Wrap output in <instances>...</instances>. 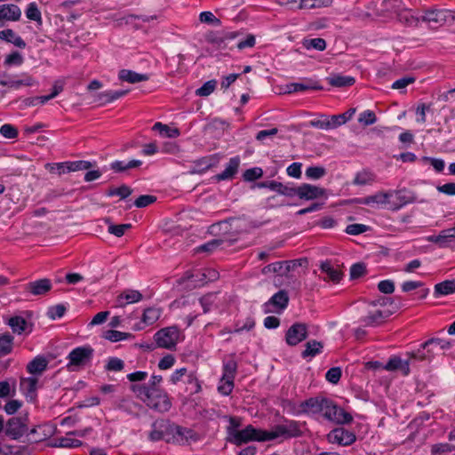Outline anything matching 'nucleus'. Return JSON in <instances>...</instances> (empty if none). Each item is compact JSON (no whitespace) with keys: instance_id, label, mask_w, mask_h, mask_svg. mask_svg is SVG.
Listing matches in <instances>:
<instances>
[{"instance_id":"obj_9","label":"nucleus","mask_w":455,"mask_h":455,"mask_svg":"<svg viewBox=\"0 0 455 455\" xmlns=\"http://www.w3.org/2000/svg\"><path fill=\"white\" fill-rule=\"evenodd\" d=\"M146 405L158 413L168 412L172 406V398L165 389L151 391L148 399H144Z\"/></svg>"},{"instance_id":"obj_38","label":"nucleus","mask_w":455,"mask_h":455,"mask_svg":"<svg viewBox=\"0 0 455 455\" xmlns=\"http://www.w3.org/2000/svg\"><path fill=\"white\" fill-rule=\"evenodd\" d=\"M329 84L332 87L346 88L355 84V79L350 76H343L340 74H333L326 78Z\"/></svg>"},{"instance_id":"obj_7","label":"nucleus","mask_w":455,"mask_h":455,"mask_svg":"<svg viewBox=\"0 0 455 455\" xmlns=\"http://www.w3.org/2000/svg\"><path fill=\"white\" fill-rule=\"evenodd\" d=\"M179 337V327L177 325H172L158 330L154 334V340L158 347L175 350Z\"/></svg>"},{"instance_id":"obj_15","label":"nucleus","mask_w":455,"mask_h":455,"mask_svg":"<svg viewBox=\"0 0 455 455\" xmlns=\"http://www.w3.org/2000/svg\"><path fill=\"white\" fill-rule=\"evenodd\" d=\"M174 430V435L171 439L172 444L184 446L188 445L190 442L196 443L200 440V435L192 428L177 424Z\"/></svg>"},{"instance_id":"obj_36","label":"nucleus","mask_w":455,"mask_h":455,"mask_svg":"<svg viewBox=\"0 0 455 455\" xmlns=\"http://www.w3.org/2000/svg\"><path fill=\"white\" fill-rule=\"evenodd\" d=\"M83 444V442L79 439L70 438L67 435L66 436L52 439L48 445L53 448H77Z\"/></svg>"},{"instance_id":"obj_14","label":"nucleus","mask_w":455,"mask_h":455,"mask_svg":"<svg viewBox=\"0 0 455 455\" xmlns=\"http://www.w3.org/2000/svg\"><path fill=\"white\" fill-rule=\"evenodd\" d=\"M289 300L288 292L285 290H280L263 304V311L265 314L273 311L281 313L287 308Z\"/></svg>"},{"instance_id":"obj_59","label":"nucleus","mask_w":455,"mask_h":455,"mask_svg":"<svg viewBox=\"0 0 455 455\" xmlns=\"http://www.w3.org/2000/svg\"><path fill=\"white\" fill-rule=\"evenodd\" d=\"M124 362L116 356L108 357V362L105 365V371H121L124 369Z\"/></svg>"},{"instance_id":"obj_54","label":"nucleus","mask_w":455,"mask_h":455,"mask_svg":"<svg viewBox=\"0 0 455 455\" xmlns=\"http://www.w3.org/2000/svg\"><path fill=\"white\" fill-rule=\"evenodd\" d=\"M217 293L208 292L199 298V303L203 308L204 314H208L212 310V307L214 305L216 300Z\"/></svg>"},{"instance_id":"obj_55","label":"nucleus","mask_w":455,"mask_h":455,"mask_svg":"<svg viewBox=\"0 0 455 455\" xmlns=\"http://www.w3.org/2000/svg\"><path fill=\"white\" fill-rule=\"evenodd\" d=\"M68 161L60 163H48L45 164L46 170L51 173L61 175L69 172Z\"/></svg>"},{"instance_id":"obj_12","label":"nucleus","mask_w":455,"mask_h":455,"mask_svg":"<svg viewBox=\"0 0 455 455\" xmlns=\"http://www.w3.org/2000/svg\"><path fill=\"white\" fill-rule=\"evenodd\" d=\"M308 337L307 325L305 323H292L285 332V342L290 347H295Z\"/></svg>"},{"instance_id":"obj_42","label":"nucleus","mask_w":455,"mask_h":455,"mask_svg":"<svg viewBox=\"0 0 455 455\" xmlns=\"http://www.w3.org/2000/svg\"><path fill=\"white\" fill-rule=\"evenodd\" d=\"M0 84L8 86L13 89H19L20 86H34L37 85L38 82L29 75H23V78L18 80H1Z\"/></svg>"},{"instance_id":"obj_23","label":"nucleus","mask_w":455,"mask_h":455,"mask_svg":"<svg viewBox=\"0 0 455 455\" xmlns=\"http://www.w3.org/2000/svg\"><path fill=\"white\" fill-rule=\"evenodd\" d=\"M326 196V189L317 186L302 183L299 186V198L301 200H314Z\"/></svg>"},{"instance_id":"obj_26","label":"nucleus","mask_w":455,"mask_h":455,"mask_svg":"<svg viewBox=\"0 0 455 455\" xmlns=\"http://www.w3.org/2000/svg\"><path fill=\"white\" fill-rule=\"evenodd\" d=\"M129 92V90L105 91L96 95L95 101L98 102L100 106H104L127 95Z\"/></svg>"},{"instance_id":"obj_53","label":"nucleus","mask_w":455,"mask_h":455,"mask_svg":"<svg viewBox=\"0 0 455 455\" xmlns=\"http://www.w3.org/2000/svg\"><path fill=\"white\" fill-rule=\"evenodd\" d=\"M376 176L372 172L369 170H363L356 173L353 183L355 185L363 186L373 182Z\"/></svg>"},{"instance_id":"obj_11","label":"nucleus","mask_w":455,"mask_h":455,"mask_svg":"<svg viewBox=\"0 0 455 455\" xmlns=\"http://www.w3.org/2000/svg\"><path fill=\"white\" fill-rule=\"evenodd\" d=\"M327 397L322 395L309 397L299 403L301 415L306 414L311 417L323 416Z\"/></svg>"},{"instance_id":"obj_24","label":"nucleus","mask_w":455,"mask_h":455,"mask_svg":"<svg viewBox=\"0 0 455 455\" xmlns=\"http://www.w3.org/2000/svg\"><path fill=\"white\" fill-rule=\"evenodd\" d=\"M240 165V157L235 156L229 159L228 164L225 170L216 174L213 178L217 181L228 180L235 178V174L238 172V168Z\"/></svg>"},{"instance_id":"obj_25","label":"nucleus","mask_w":455,"mask_h":455,"mask_svg":"<svg viewBox=\"0 0 455 455\" xmlns=\"http://www.w3.org/2000/svg\"><path fill=\"white\" fill-rule=\"evenodd\" d=\"M235 242H236V239H224V238L212 239L211 241H208L207 243H204V244L197 246L195 249V251L196 253H201V252L212 253L214 251H216L219 247L223 245L225 243H227L228 246H231Z\"/></svg>"},{"instance_id":"obj_10","label":"nucleus","mask_w":455,"mask_h":455,"mask_svg":"<svg viewBox=\"0 0 455 455\" xmlns=\"http://www.w3.org/2000/svg\"><path fill=\"white\" fill-rule=\"evenodd\" d=\"M308 260L307 258H299L291 260L276 261L265 266L262 269L263 274L276 273L280 275H287L289 272L295 270L299 267H307Z\"/></svg>"},{"instance_id":"obj_35","label":"nucleus","mask_w":455,"mask_h":455,"mask_svg":"<svg viewBox=\"0 0 455 455\" xmlns=\"http://www.w3.org/2000/svg\"><path fill=\"white\" fill-rule=\"evenodd\" d=\"M7 324L12 328L14 333L21 334L23 332H27L28 334L32 331V324L30 325L29 330L27 331L28 323L27 320L20 315L12 316L8 320Z\"/></svg>"},{"instance_id":"obj_31","label":"nucleus","mask_w":455,"mask_h":455,"mask_svg":"<svg viewBox=\"0 0 455 455\" xmlns=\"http://www.w3.org/2000/svg\"><path fill=\"white\" fill-rule=\"evenodd\" d=\"M393 314L390 310H377L362 318V322L365 326H378L385 322Z\"/></svg>"},{"instance_id":"obj_6","label":"nucleus","mask_w":455,"mask_h":455,"mask_svg":"<svg viewBox=\"0 0 455 455\" xmlns=\"http://www.w3.org/2000/svg\"><path fill=\"white\" fill-rule=\"evenodd\" d=\"M421 20L435 28L451 25L455 22V12L447 9H427L421 14Z\"/></svg>"},{"instance_id":"obj_62","label":"nucleus","mask_w":455,"mask_h":455,"mask_svg":"<svg viewBox=\"0 0 455 455\" xmlns=\"http://www.w3.org/2000/svg\"><path fill=\"white\" fill-rule=\"evenodd\" d=\"M303 45L307 49H315L317 51H324L326 49V41L323 38H312V39H305L303 42Z\"/></svg>"},{"instance_id":"obj_41","label":"nucleus","mask_w":455,"mask_h":455,"mask_svg":"<svg viewBox=\"0 0 455 455\" xmlns=\"http://www.w3.org/2000/svg\"><path fill=\"white\" fill-rule=\"evenodd\" d=\"M142 165V161L132 159L129 162L116 160L110 164V169L116 173L125 172L130 169L139 168Z\"/></svg>"},{"instance_id":"obj_28","label":"nucleus","mask_w":455,"mask_h":455,"mask_svg":"<svg viewBox=\"0 0 455 455\" xmlns=\"http://www.w3.org/2000/svg\"><path fill=\"white\" fill-rule=\"evenodd\" d=\"M0 40L8 44H12L20 49H25L27 47L25 40L12 28H5L1 30Z\"/></svg>"},{"instance_id":"obj_43","label":"nucleus","mask_w":455,"mask_h":455,"mask_svg":"<svg viewBox=\"0 0 455 455\" xmlns=\"http://www.w3.org/2000/svg\"><path fill=\"white\" fill-rule=\"evenodd\" d=\"M455 292V279L444 280L438 283L434 287V296L439 298L440 296H446Z\"/></svg>"},{"instance_id":"obj_34","label":"nucleus","mask_w":455,"mask_h":455,"mask_svg":"<svg viewBox=\"0 0 455 455\" xmlns=\"http://www.w3.org/2000/svg\"><path fill=\"white\" fill-rule=\"evenodd\" d=\"M48 361L43 355H37L32 359L26 366L28 373L33 375H41L46 369Z\"/></svg>"},{"instance_id":"obj_32","label":"nucleus","mask_w":455,"mask_h":455,"mask_svg":"<svg viewBox=\"0 0 455 455\" xmlns=\"http://www.w3.org/2000/svg\"><path fill=\"white\" fill-rule=\"evenodd\" d=\"M143 299L142 294L137 290L127 289L120 293L116 298L119 307H125L127 304L139 302Z\"/></svg>"},{"instance_id":"obj_40","label":"nucleus","mask_w":455,"mask_h":455,"mask_svg":"<svg viewBox=\"0 0 455 455\" xmlns=\"http://www.w3.org/2000/svg\"><path fill=\"white\" fill-rule=\"evenodd\" d=\"M235 354L229 355L228 359L223 360V367H222V379H235V375L237 372V362L235 360Z\"/></svg>"},{"instance_id":"obj_60","label":"nucleus","mask_w":455,"mask_h":455,"mask_svg":"<svg viewBox=\"0 0 455 455\" xmlns=\"http://www.w3.org/2000/svg\"><path fill=\"white\" fill-rule=\"evenodd\" d=\"M24 62V58L21 53L18 51H13L10 54H8L4 60V66L5 67H12V66H20Z\"/></svg>"},{"instance_id":"obj_56","label":"nucleus","mask_w":455,"mask_h":455,"mask_svg":"<svg viewBox=\"0 0 455 455\" xmlns=\"http://www.w3.org/2000/svg\"><path fill=\"white\" fill-rule=\"evenodd\" d=\"M130 390L144 402L151 393L148 384H131Z\"/></svg>"},{"instance_id":"obj_46","label":"nucleus","mask_w":455,"mask_h":455,"mask_svg":"<svg viewBox=\"0 0 455 455\" xmlns=\"http://www.w3.org/2000/svg\"><path fill=\"white\" fill-rule=\"evenodd\" d=\"M13 340L14 337L9 332L0 334V357L5 356L12 352Z\"/></svg>"},{"instance_id":"obj_64","label":"nucleus","mask_w":455,"mask_h":455,"mask_svg":"<svg viewBox=\"0 0 455 455\" xmlns=\"http://www.w3.org/2000/svg\"><path fill=\"white\" fill-rule=\"evenodd\" d=\"M326 174V169L323 166H309L306 170V176L309 180H319Z\"/></svg>"},{"instance_id":"obj_61","label":"nucleus","mask_w":455,"mask_h":455,"mask_svg":"<svg viewBox=\"0 0 455 455\" xmlns=\"http://www.w3.org/2000/svg\"><path fill=\"white\" fill-rule=\"evenodd\" d=\"M281 406L283 410H286L288 413L293 416H299L301 415V408L299 407V403L297 404L293 400L291 399H283L281 401Z\"/></svg>"},{"instance_id":"obj_17","label":"nucleus","mask_w":455,"mask_h":455,"mask_svg":"<svg viewBox=\"0 0 455 455\" xmlns=\"http://www.w3.org/2000/svg\"><path fill=\"white\" fill-rule=\"evenodd\" d=\"M319 268L322 274L325 275L323 277L324 282H331L332 283H339L344 276L339 265L334 266L331 259H326L320 262Z\"/></svg>"},{"instance_id":"obj_3","label":"nucleus","mask_w":455,"mask_h":455,"mask_svg":"<svg viewBox=\"0 0 455 455\" xmlns=\"http://www.w3.org/2000/svg\"><path fill=\"white\" fill-rule=\"evenodd\" d=\"M176 423L168 419H160L151 424V431L148 433V440L156 443L164 440L171 443V439L174 435Z\"/></svg>"},{"instance_id":"obj_22","label":"nucleus","mask_w":455,"mask_h":455,"mask_svg":"<svg viewBox=\"0 0 455 455\" xmlns=\"http://www.w3.org/2000/svg\"><path fill=\"white\" fill-rule=\"evenodd\" d=\"M52 289V281L48 278H41L25 284L24 291L34 296H44Z\"/></svg>"},{"instance_id":"obj_20","label":"nucleus","mask_w":455,"mask_h":455,"mask_svg":"<svg viewBox=\"0 0 455 455\" xmlns=\"http://www.w3.org/2000/svg\"><path fill=\"white\" fill-rule=\"evenodd\" d=\"M37 385L38 379L35 377L20 378V390L28 403L37 402Z\"/></svg>"},{"instance_id":"obj_44","label":"nucleus","mask_w":455,"mask_h":455,"mask_svg":"<svg viewBox=\"0 0 455 455\" xmlns=\"http://www.w3.org/2000/svg\"><path fill=\"white\" fill-rule=\"evenodd\" d=\"M228 425L226 427L225 441H228L238 430L242 429L243 418L239 416H225Z\"/></svg>"},{"instance_id":"obj_19","label":"nucleus","mask_w":455,"mask_h":455,"mask_svg":"<svg viewBox=\"0 0 455 455\" xmlns=\"http://www.w3.org/2000/svg\"><path fill=\"white\" fill-rule=\"evenodd\" d=\"M393 199L388 202V209L391 211H398L403 206L412 204L416 201L415 194L406 188L395 191L394 195L391 194Z\"/></svg>"},{"instance_id":"obj_39","label":"nucleus","mask_w":455,"mask_h":455,"mask_svg":"<svg viewBox=\"0 0 455 455\" xmlns=\"http://www.w3.org/2000/svg\"><path fill=\"white\" fill-rule=\"evenodd\" d=\"M118 79L130 84H136L142 81H148L149 76L148 74H139L129 69H121L118 73Z\"/></svg>"},{"instance_id":"obj_52","label":"nucleus","mask_w":455,"mask_h":455,"mask_svg":"<svg viewBox=\"0 0 455 455\" xmlns=\"http://www.w3.org/2000/svg\"><path fill=\"white\" fill-rule=\"evenodd\" d=\"M102 337L111 342H117L120 340H125L133 338V335L129 332H123L116 330H108L103 332Z\"/></svg>"},{"instance_id":"obj_57","label":"nucleus","mask_w":455,"mask_h":455,"mask_svg":"<svg viewBox=\"0 0 455 455\" xmlns=\"http://www.w3.org/2000/svg\"><path fill=\"white\" fill-rule=\"evenodd\" d=\"M331 3V0H299V9H314L321 8L323 6H328Z\"/></svg>"},{"instance_id":"obj_45","label":"nucleus","mask_w":455,"mask_h":455,"mask_svg":"<svg viewBox=\"0 0 455 455\" xmlns=\"http://www.w3.org/2000/svg\"><path fill=\"white\" fill-rule=\"evenodd\" d=\"M16 384L14 378L0 381V398L13 397L16 395Z\"/></svg>"},{"instance_id":"obj_30","label":"nucleus","mask_w":455,"mask_h":455,"mask_svg":"<svg viewBox=\"0 0 455 455\" xmlns=\"http://www.w3.org/2000/svg\"><path fill=\"white\" fill-rule=\"evenodd\" d=\"M392 196L390 193H377L366 197L354 198L351 201L355 204H361L365 205H371L372 204H383L390 202L389 197Z\"/></svg>"},{"instance_id":"obj_48","label":"nucleus","mask_w":455,"mask_h":455,"mask_svg":"<svg viewBox=\"0 0 455 455\" xmlns=\"http://www.w3.org/2000/svg\"><path fill=\"white\" fill-rule=\"evenodd\" d=\"M132 188L126 184H122L118 188L110 187L105 193L107 196H119L120 199H126L132 194Z\"/></svg>"},{"instance_id":"obj_16","label":"nucleus","mask_w":455,"mask_h":455,"mask_svg":"<svg viewBox=\"0 0 455 455\" xmlns=\"http://www.w3.org/2000/svg\"><path fill=\"white\" fill-rule=\"evenodd\" d=\"M324 88L318 81L311 78H304L301 82L290 83L283 87L284 94L302 92L307 91H323Z\"/></svg>"},{"instance_id":"obj_47","label":"nucleus","mask_w":455,"mask_h":455,"mask_svg":"<svg viewBox=\"0 0 455 455\" xmlns=\"http://www.w3.org/2000/svg\"><path fill=\"white\" fill-rule=\"evenodd\" d=\"M356 109L355 108H350L346 112L339 114V115H333L331 117V128L335 129L344 124H346L347 121L351 120L353 116L355 115Z\"/></svg>"},{"instance_id":"obj_4","label":"nucleus","mask_w":455,"mask_h":455,"mask_svg":"<svg viewBox=\"0 0 455 455\" xmlns=\"http://www.w3.org/2000/svg\"><path fill=\"white\" fill-rule=\"evenodd\" d=\"M94 349L90 345L77 347L70 351L67 359V369L70 371L84 367L92 360Z\"/></svg>"},{"instance_id":"obj_63","label":"nucleus","mask_w":455,"mask_h":455,"mask_svg":"<svg viewBox=\"0 0 455 455\" xmlns=\"http://www.w3.org/2000/svg\"><path fill=\"white\" fill-rule=\"evenodd\" d=\"M263 176V170L260 167H252L247 169L243 173V179L244 181L251 182L255 181Z\"/></svg>"},{"instance_id":"obj_37","label":"nucleus","mask_w":455,"mask_h":455,"mask_svg":"<svg viewBox=\"0 0 455 455\" xmlns=\"http://www.w3.org/2000/svg\"><path fill=\"white\" fill-rule=\"evenodd\" d=\"M185 378L184 382L188 385L186 392L188 393L189 395L199 394L202 391V381L198 379L196 371L188 372Z\"/></svg>"},{"instance_id":"obj_8","label":"nucleus","mask_w":455,"mask_h":455,"mask_svg":"<svg viewBox=\"0 0 455 455\" xmlns=\"http://www.w3.org/2000/svg\"><path fill=\"white\" fill-rule=\"evenodd\" d=\"M28 412L10 418L5 425L4 434L12 440H19L28 430Z\"/></svg>"},{"instance_id":"obj_1","label":"nucleus","mask_w":455,"mask_h":455,"mask_svg":"<svg viewBox=\"0 0 455 455\" xmlns=\"http://www.w3.org/2000/svg\"><path fill=\"white\" fill-rule=\"evenodd\" d=\"M282 419L284 424H275L272 427L271 430L258 428L249 424L238 430L226 443L240 447L251 442L266 443L277 440L278 438L290 440L304 436L302 427L307 426L306 421L289 419L284 417Z\"/></svg>"},{"instance_id":"obj_21","label":"nucleus","mask_w":455,"mask_h":455,"mask_svg":"<svg viewBox=\"0 0 455 455\" xmlns=\"http://www.w3.org/2000/svg\"><path fill=\"white\" fill-rule=\"evenodd\" d=\"M21 18V10L15 4H4L0 5V28L6 22L19 21Z\"/></svg>"},{"instance_id":"obj_50","label":"nucleus","mask_w":455,"mask_h":455,"mask_svg":"<svg viewBox=\"0 0 455 455\" xmlns=\"http://www.w3.org/2000/svg\"><path fill=\"white\" fill-rule=\"evenodd\" d=\"M161 316V311L155 307H149L144 309L141 315L142 322L146 325H153Z\"/></svg>"},{"instance_id":"obj_18","label":"nucleus","mask_w":455,"mask_h":455,"mask_svg":"<svg viewBox=\"0 0 455 455\" xmlns=\"http://www.w3.org/2000/svg\"><path fill=\"white\" fill-rule=\"evenodd\" d=\"M221 159L220 153L205 156L192 162L191 173L203 174L212 167L219 164Z\"/></svg>"},{"instance_id":"obj_49","label":"nucleus","mask_w":455,"mask_h":455,"mask_svg":"<svg viewBox=\"0 0 455 455\" xmlns=\"http://www.w3.org/2000/svg\"><path fill=\"white\" fill-rule=\"evenodd\" d=\"M152 130L155 132H159V133L166 138H177L180 136V132L178 128H171L167 124H164L161 122H156Z\"/></svg>"},{"instance_id":"obj_5","label":"nucleus","mask_w":455,"mask_h":455,"mask_svg":"<svg viewBox=\"0 0 455 455\" xmlns=\"http://www.w3.org/2000/svg\"><path fill=\"white\" fill-rule=\"evenodd\" d=\"M432 346H439L441 350H447L452 347V341L435 337L428 339L420 345V348L410 354V358L418 361L431 360L435 355V352L430 348Z\"/></svg>"},{"instance_id":"obj_27","label":"nucleus","mask_w":455,"mask_h":455,"mask_svg":"<svg viewBox=\"0 0 455 455\" xmlns=\"http://www.w3.org/2000/svg\"><path fill=\"white\" fill-rule=\"evenodd\" d=\"M323 341L310 339L305 344V349L301 352L300 355L303 359L310 361L313 357L323 353Z\"/></svg>"},{"instance_id":"obj_29","label":"nucleus","mask_w":455,"mask_h":455,"mask_svg":"<svg viewBox=\"0 0 455 455\" xmlns=\"http://www.w3.org/2000/svg\"><path fill=\"white\" fill-rule=\"evenodd\" d=\"M398 20L407 27H418L421 20V14L411 9H404L397 13Z\"/></svg>"},{"instance_id":"obj_51","label":"nucleus","mask_w":455,"mask_h":455,"mask_svg":"<svg viewBox=\"0 0 455 455\" xmlns=\"http://www.w3.org/2000/svg\"><path fill=\"white\" fill-rule=\"evenodd\" d=\"M452 238H455L454 232H449L448 229L442 231L438 235H432L428 238L430 242L435 243L439 245V247H447L449 242L451 241Z\"/></svg>"},{"instance_id":"obj_33","label":"nucleus","mask_w":455,"mask_h":455,"mask_svg":"<svg viewBox=\"0 0 455 455\" xmlns=\"http://www.w3.org/2000/svg\"><path fill=\"white\" fill-rule=\"evenodd\" d=\"M25 14L29 20L36 22L37 30L41 31L43 29L42 13L36 3H29L25 9Z\"/></svg>"},{"instance_id":"obj_13","label":"nucleus","mask_w":455,"mask_h":455,"mask_svg":"<svg viewBox=\"0 0 455 455\" xmlns=\"http://www.w3.org/2000/svg\"><path fill=\"white\" fill-rule=\"evenodd\" d=\"M326 439L330 443L349 446L356 441V435L354 431L348 430L344 427H338L327 434Z\"/></svg>"},{"instance_id":"obj_58","label":"nucleus","mask_w":455,"mask_h":455,"mask_svg":"<svg viewBox=\"0 0 455 455\" xmlns=\"http://www.w3.org/2000/svg\"><path fill=\"white\" fill-rule=\"evenodd\" d=\"M367 274L366 264L364 262H356L350 267V279L356 280Z\"/></svg>"},{"instance_id":"obj_2","label":"nucleus","mask_w":455,"mask_h":455,"mask_svg":"<svg viewBox=\"0 0 455 455\" xmlns=\"http://www.w3.org/2000/svg\"><path fill=\"white\" fill-rule=\"evenodd\" d=\"M325 420L339 426L349 425L353 422L352 414L339 406L334 400L327 397L322 416Z\"/></svg>"}]
</instances>
